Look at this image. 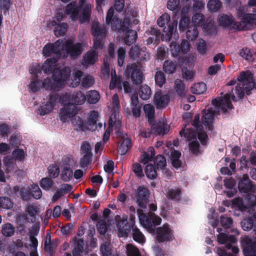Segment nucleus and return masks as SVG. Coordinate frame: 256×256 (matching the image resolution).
<instances>
[{"label": "nucleus", "mask_w": 256, "mask_h": 256, "mask_svg": "<svg viewBox=\"0 0 256 256\" xmlns=\"http://www.w3.org/2000/svg\"><path fill=\"white\" fill-rule=\"evenodd\" d=\"M178 22L174 21L172 22H170L168 26H164L163 29V34H161L160 30L154 27H152L150 30L146 31V34L147 35H150L154 38V44H158L160 42V38L162 40H170L174 33L176 30Z\"/></svg>", "instance_id": "4"}, {"label": "nucleus", "mask_w": 256, "mask_h": 256, "mask_svg": "<svg viewBox=\"0 0 256 256\" xmlns=\"http://www.w3.org/2000/svg\"><path fill=\"white\" fill-rule=\"evenodd\" d=\"M132 238L134 241L142 243L144 242V236L138 228L136 226L132 229Z\"/></svg>", "instance_id": "52"}, {"label": "nucleus", "mask_w": 256, "mask_h": 256, "mask_svg": "<svg viewBox=\"0 0 256 256\" xmlns=\"http://www.w3.org/2000/svg\"><path fill=\"white\" fill-rule=\"evenodd\" d=\"M91 29L94 36V47L96 49L102 48L104 44L103 40L106 38L108 32L106 28L104 26H101L98 22L92 24Z\"/></svg>", "instance_id": "5"}, {"label": "nucleus", "mask_w": 256, "mask_h": 256, "mask_svg": "<svg viewBox=\"0 0 256 256\" xmlns=\"http://www.w3.org/2000/svg\"><path fill=\"white\" fill-rule=\"evenodd\" d=\"M52 179L50 177L42 178L40 182V186L46 190H49L54 184V182Z\"/></svg>", "instance_id": "55"}, {"label": "nucleus", "mask_w": 256, "mask_h": 256, "mask_svg": "<svg viewBox=\"0 0 256 256\" xmlns=\"http://www.w3.org/2000/svg\"><path fill=\"white\" fill-rule=\"evenodd\" d=\"M234 88L232 90L231 92L229 94H226L222 99V102L226 106V110H231L233 108V106L231 102L230 98L234 102H236L237 99L234 96Z\"/></svg>", "instance_id": "29"}, {"label": "nucleus", "mask_w": 256, "mask_h": 256, "mask_svg": "<svg viewBox=\"0 0 256 256\" xmlns=\"http://www.w3.org/2000/svg\"><path fill=\"white\" fill-rule=\"evenodd\" d=\"M151 89L147 84L142 85L138 90L140 97L143 100L149 99L151 96Z\"/></svg>", "instance_id": "34"}, {"label": "nucleus", "mask_w": 256, "mask_h": 256, "mask_svg": "<svg viewBox=\"0 0 256 256\" xmlns=\"http://www.w3.org/2000/svg\"><path fill=\"white\" fill-rule=\"evenodd\" d=\"M13 206V202L8 197H0V208L5 209H10Z\"/></svg>", "instance_id": "58"}, {"label": "nucleus", "mask_w": 256, "mask_h": 256, "mask_svg": "<svg viewBox=\"0 0 256 256\" xmlns=\"http://www.w3.org/2000/svg\"><path fill=\"white\" fill-rule=\"evenodd\" d=\"M242 252L244 256H256V242L249 238H244L241 242Z\"/></svg>", "instance_id": "13"}, {"label": "nucleus", "mask_w": 256, "mask_h": 256, "mask_svg": "<svg viewBox=\"0 0 256 256\" xmlns=\"http://www.w3.org/2000/svg\"><path fill=\"white\" fill-rule=\"evenodd\" d=\"M92 155L84 154L80 158V165L82 168H84L92 164Z\"/></svg>", "instance_id": "56"}, {"label": "nucleus", "mask_w": 256, "mask_h": 256, "mask_svg": "<svg viewBox=\"0 0 256 256\" xmlns=\"http://www.w3.org/2000/svg\"><path fill=\"white\" fill-rule=\"evenodd\" d=\"M238 54L247 60L250 61L253 59L252 54L250 50L246 47L243 48L240 50Z\"/></svg>", "instance_id": "59"}, {"label": "nucleus", "mask_w": 256, "mask_h": 256, "mask_svg": "<svg viewBox=\"0 0 256 256\" xmlns=\"http://www.w3.org/2000/svg\"><path fill=\"white\" fill-rule=\"evenodd\" d=\"M118 112L117 110L113 108L111 111V114L108 120V127L112 128L116 122H119L118 120Z\"/></svg>", "instance_id": "53"}, {"label": "nucleus", "mask_w": 256, "mask_h": 256, "mask_svg": "<svg viewBox=\"0 0 256 256\" xmlns=\"http://www.w3.org/2000/svg\"><path fill=\"white\" fill-rule=\"evenodd\" d=\"M72 124L75 127H76V130L84 131L85 130L88 129L86 124L84 122L82 118L80 116H76L74 118L72 119Z\"/></svg>", "instance_id": "45"}, {"label": "nucleus", "mask_w": 256, "mask_h": 256, "mask_svg": "<svg viewBox=\"0 0 256 256\" xmlns=\"http://www.w3.org/2000/svg\"><path fill=\"white\" fill-rule=\"evenodd\" d=\"M202 114V124L206 126L207 130L212 132L214 129V112L212 109L204 110Z\"/></svg>", "instance_id": "15"}, {"label": "nucleus", "mask_w": 256, "mask_h": 256, "mask_svg": "<svg viewBox=\"0 0 256 256\" xmlns=\"http://www.w3.org/2000/svg\"><path fill=\"white\" fill-rule=\"evenodd\" d=\"M152 124V132L156 135H163L166 134V132L168 130L167 126L164 124L158 122L154 123Z\"/></svg>", "instance_id": "30"}, {"label": "nucleus", "mask_w": 256, "mask_h": 256, "mask_svg": "<svg viewBox=\"0 0 256 256\" xmlns=\"http://www.w3.org/2000/svg\"><path fill=\"white\" fill-rule=\"evenodd\" d=\"M256 26V14L246 13L241 20L236 22L234 24V28L237 30H250Z\"/></svg>", "instance_id": "6"}, {"label": "nucleus", "mask_w": 256, "mask_h": 256, "mask_svg": "<svg viewBox=\"0 0 256 256\" xmlns=\"http://www.w3.org/2000/svg\"><path fill=\"white\" fill-rule=\"evenodd\" d=\"M68 28V24L65 22L60 23L56 25L54 30V35L58 37L66 34Z\"/></svg>", "instance_id": "44"}, {"label": "nucleus", "mask_w": 256, "mask_h": 256, "mask_svg": "<svg viewBox=\"0 0 256 256\" xmlns=\"http://www.w3.org/2000/svg\"><path fill=\"white\" fill-rule=\"evenodd\" d=\"M126 254L127 256H141L138 249L130 244L126 246Z\"/></svg>", "instance_id": "64"}, {"label": "nucleus", "mask_w": 256, "mask_h": 256, "mask_svg": "<svg viewBox=\"0 0 256 256\" xmlns=\"http://www.w3.org/2000/svg\"><path fill=\"white\" fill-rule=\"evenodd\" d=\"M218 241L220 244H225L226 248L230 250L233 246L232 244L236 242L237 240L234 236L220 233L218 236Z\"/></svg>", "instance_id": "19"}, {"label": "nucleus", "mask_w": 256, "mask_h": 256, "mask_svg": "<svg viewBox=\"0 0 256 256\" xmlns=\"http://www.w3.org/2000/svg\"><path fill=\"white\" fill-rule=\"evenodd\" d=\"M86 100V96L82 92H74L72 97V103L68 102L60 110V119L63 122L76 115L78 105L82 104Z\"/></svg>", "instance_id": "2"}, {"label": "nucleus", "mask_w": 256, "mask_h": 256, "mask_svg": "<svg viewBox=\"0 0 256 256\" xmlns=\"http://www.w3.org/2000/svg\"><path fill=\"white\" fill-rule=\"evenodd\" d=\"M220 223L221 226L225 229H228L233 225L232 218L227 214H222L220 217Z\"/></svg>", "instance_id": "42"}, {"label": "nucleus", "mask_w": 256, "mask_h": 256, "mask_svg": "<svg viewBox=\"0 0 256 256\" xmlns=\"http://www.w3.org/2000/svg\"><path fill=\"white\" fill-rule=\"evenodd\" d=\"M222 2L220 0H210L207 7L209 10L216 12L222 8Z\"/></svg>", "instance_id": "46"}, {"label": "nucleus", "mask_w": 256, "mask_h": 256, "mask_svg": "<svg viewBox=\"0 0 256 256\" xmlns=\"http://www.w3.org/2000/svg\"><path fill=\"white\" fill-rule=\"evenodd\" d=\"M144 110L146 116L148 118V122L152 124L154 118V108L151 104H146L144 106Z\"/></svg>", "instance_id": "35"}, {"label": "nucleus", "mask_w": 256, "mask_h": 256, "mask_svg": "<svg viewBox=\"0 0 256 256\" xmlns=\"http://www.w3.org/2000/svg\"><path fill=\"white\" fill-rule=\"evenodd\" d=\"M127 72L130 74V78L133 84L136 85L141 84L143 80L142 73L138 68V65L133 63L127 66Z\"/></svg>", "instance_id": "14"}, {"label": "nucleus", "mask_w": 256, "mask_h": 256, "mask_svg": "<svg viewBox=\"0 0 256 256\" xmlns=\"http://www.w3.org/2000/svg\"><path fill=\"white\" fill-rule=\"evenodd\" d=\"M53 108L52 106L46 102L40 106L38 110V113L40 116H44L48 114Z\"/></svg>", "instance_id": "60"}, {"label": "nucleus", "mask_w": 256, "mask_h": 256, "mask_svg": "<svg viewBox=\"0 0 256 256\" xmlns=\"http://www.w3.org/2000/svg\"><path fill=\"white\" fill-rule=\"evenodd\" d=\"M80 10L81 8L78 6L76 2H72L66 6L65 13L68 15L72 20H74L78 18Z\"/></svg>", "instance_id": "21"}, {"label": "nucleus", "mask_w": 256, "mask_h": 256, "mask_svg": "<svg viewBox=\"0 0 256 256\" xmlns=\"http://www.w3.org/2000/svg\"><path fill=\"white\" fill-rule=\"evenodd\" d=\"M39 208L36 206H28L26 210L27 214L30 216V222H34L36 220V215L39 212Z\"/></svg>", "instance_id": "43"}, {"label": "nucleus", "mask_w": 256, "mask_h": 256, "mask_svg": "<svg viewBox=\"0 0 256 256\" xmlns=\"http://www.w3.org/2000/svg\"><path fill=\"white\" fill-rule=\"evenodd\" d=\"M218 21L220 26L228 28L232 24H234L235 19L232 14H221L218 16Z\"/></svg>", "instance_id": "24"}, {"label": "nucleus", "mask_w": 256, "mask_h": 256, "mask_svg": "<svg viewBox=\"0 0 256 256\" xmlns=\"http://www.w3.org/2000/svg\"><path fill=\"white\" fill-rule=\"evenodd\" d=\"M48 176L50 178H57L60 174V168L56 164H50L48 168Z\"/></svg>", "instance_id": "50"}, {"label": "nucleus", "mask_w": 256, "mask_h": 256, "mask_svg": "<svg viewBox=\"0 0 256 256\" xmlns=\"http://www.w3.org/2000/svg\"><path fill=\"white\" fill-rule=\"evenodd\" d=\"M177 63L176 61L166 60L164 61L163 65V70L166 74H172L176 70Z\"/></svg>", "instance_id": "36"}, {"label": "nucleus", "mask_w": 256, "mask_h": 256, "mask_svg": "<svg viewBox=\"0 0 256 256\" xmlns=\"http://www.w3.org/2000/svg\"><path fill=\"white\" fill-rule=\"evenodd\" d=\"M130 222H128V218H122L118 222L117 227L118 228L119 236L127 237L131 229L136 226L134 225V217L132 214L130 215Z\"/></svg>", "instance_id": "9"}, {"label": "nucleus", "mask_w": 256, "mask_h": 256, "mask_svg": "<svg viewBox=\"0 0 256 256\" xmlns=\"http://www.w3.org/2000/svg\"><path fill=\"white\" fill-rule=\"evenodd\" d=\"M129 56L140 61H147L150 59V54L146 46L140 48L137 46H132L129 51Z\"/></svg>", "instance_id": "12"}, {"label": "nucleus", "mask_w": 256, "mask_h": 256, "mask_svg": "<svg viewBox=\"0 0 256 256\" xmlns=\"http://www.w3.org/2000/svg\"><path fill=\"white\" fill-rule=\"evenodd\" d=\"M86 96L88 102L92 104H96L100 98L99 93L95 90L88 92Z\"/></svg>", "instance_id": "39"}, {"label": "nucleus", "mask_w": 256, "mask_h": 256, "mask_svg": "<svg viewBox=\"0 0 256 256\" xmlns=\"http://www.w3.org/2000/svg\"><path fill=\"white\" fill-rule=\"evenodd\" d=\"M130 26H128L126 30L122 33L124 34L125 37L124 38L125 44L128 46L134 44L137 38V32L136 30L129 28Z\"/></svg>", "instance_id": "26"}, {"label": "nucleus", "mask_w": 256, "mask_h": 256, "mask_svg": "<svg viewBox=\"0 0 256 256\" xmlns=\"http://www.w3.org/2000/svg\"><path fill=\"white\" fill-rule=\"evenodd\" d=\"M198 134V139L202 145H206L207 143L208 136L204 130V128L196 130Z\"/></svg>", "instance_id": "62"}, {"label": "nucleus", "mask_w": 256, "mask_h": 256, "mask_svg": "<svg viewBox=\"0 0 256 256\" xmlns=\"http://www.w3.org/2000/svg\"><path fill=\"white\" fill-rule=\"evenodd\" d=\"M154 164L158 170H164L166 166V159L162 155H158L154 160Z\"/></svg>", "instance_id": "40"}, {"label": "nucleus", "mask_w": 256, "mask_h": 256, "mask_svg": "<svg viewBox=\"0 0 256 256\" xmlns=\"http://www.w3.org/2000/svg\"><path fill=\"white\" fill-rule=\"evenodd\" d=\"M198 27L192 24L187 28L186 32V38L189 40H195L198 36Z\"/></svg>", "instance_id": "37"}, {"label": "nucleus", "mask_w": 256, "mask_h": 256, "mask_svg": "<svg viewBox=\"0 0 256 256\" xmlns=\"http://www.w3.org/2000/svg\"><path fill=\"white\" fill-rule=\"evenodd\" d=\"M64 40H58L54 43L48 42L46 44L42 49V54L45 57H48L52 54L56 55V58H60L62 56V52L64 49Z\"/></svg>", "instance_id": "7"}, {"label": "nucleus", "mask_w": 256, "mask_h": 256, "mask_svg": "<svg viewBox=\"0 0 256 256\" xmlns=\"http://www.w3.org/2000/svg\"><path fill=\"white\" fill-rule=\"evenodd\" d=\"M241 226L245 231H249L254 228H256V214L243 220L241 222Z\"/></svg>", "instance_id": "25"}, {"label": "nucleus", "mask_w": 256, "mask_h": 256, "mask_svg": "<svg viewBox=\"0 0 256 256\" xmlns=\"http://www.w3.org/2000/svg\"><path fill=\"white\" fill-rule=\"evenodd\" d=\"M156 232V240L158 242L172 241L174 238L173 230L168 224H164L162 226L158 227Z\"/></svg>", "instance_id": "10"}, {"label": "nucleus", "mask_w": 256, "mask_h": 256, "mask_svg": "<svg viewBox=\"0 0 256 256\" xmlns=\"http://www.w3.org/2000/svg\"><path fill=\"white\" fill-rule=\"evenodd\" d=\"M126 50L122 47H120L118 50V64L120 66H122L124 62L126 56Z\"/></svg>", "instance_id": "61"}, {"label": "nucleus", "mask_w": 256, "mask_h": 256, "mask_svg": "<svg viewBox=\"0 0 256 256\" xmlns=\"http://www.w3.org/2000/svg\"><path fill=\"white\" fill-rule=\"evenodd\" d=\"M166 196L170 200L179 202L182 197V190L180 188L168 189Z\"/></svg>", "instance_id": "27"}, {"label": "nucleus", "mask_w": 256, "mask_h": 256, "mask_svg": "<svg viewBox=\"0 0 256 256\" xmlns=\"http://www.w3.org/2000/svg\"><path fill=\"white\" fill-rule=\"evenodd\" d=\"M204 16L202 14L200 13L194 14L192 18V24L197 27L198 26H202L204 24Z\"/></svg>", "instance_id": "63"}, {"label": "nucleus", "mask_w": 256, "mask_h": 256, "mask_svg": "<svg viewBox=\"0 0 256 256\" xmlns=\"http://www.w3.org/2000/svg\"><path fill=\"white\" fill-rule=\"evenodd\" d=\"M132 146L131 140L130 138H125L120 143L118 147V152L120 155L125 154Z\"/></svg>", "instance_id": "38"}, {"label": "nucleus", "mask_w": 256, "mask_h": 256, "mask_svg": "<svg viewBox=\"0 0 256 256\" xmlns=\"http://www.w3.org/2000/svg\"><path fill=\"white\" fill-rule=\"evenodd\" d=\"M42 81L38 78V77L30 82V84L28 85V88L30 89V91L32 92H38L41 86L42 88H44L42 86Z\"/></svg>", "instance_id": "51"}, {"label": "nucleus", "mask_w": 256, "mask_h": 256, "mask_svg": "<svg viewBox=\"0 0 256 256\" xmlns=\"http://www.w3.org/2000/svg\"><path fill=\"white\" fill-rule=\"evenodd\" d=\"M110 24L113 31L121 33L126 30L128 26H130V22L127 19H124L122 22L121 20L115 16Z\"/></svg>", "instance_id": "17"}, {"label": "nucleus", "mask_w": 256, "mask_h": 256, "mask_svg": "<svg viewBox=\"0 0 256 256\" xmlns=\"http://www.w3.org/2000/svg\"><path fill=\"white\" fill-rule=\"evenodd\" d=\"M174 88L180 96L183 97L185 95L184 85L182 80L177 79L175 80Z\"/></svg>", "instance_id": "49"}, {"label": "nucleus", "mask_w": 256, "mask_h": 256, "mask_svg": "<svg viewBox=\"0 0 256 256\" xmlns=\"http://www.w3.org/2000/svg\"><path fill=\"white\" fill-rule=\"evenodd\" d=\"M70 160V158H66L63 162V168H62L60 176L62 180L64 182H69L73 176V172L70 168V165L68 163Z\"/></svg>", "instance_id": "22"}, {"label": "nucleus", "mask_w": 256, "mask_h": 256, "mask_svg": "<svg viewBox=\"0 0 256 256\" xmlns=\"http://www.w3.org/2000/svg\"><path fill=\"white\" fill-rule=\"evenodd\" d=\"M96 54L95 51L88 52L83 57V64L87 66L94 64L96 62Z\"/></svg>", "instance_id": "32"}, {"label": "nucleus", "mask_w": 256, "mask_h": 256, "mask_svg": "<svg viewBox=\"0 0 256 256\" xmlns=\"http://www.w3.org/2000/svg\"><path fill=\"white\" fill-rule=\"evenodd\" d=\"M189 148L190 152L194 156H198L200 153V145L196 140L189 143Z\"/></svg>", "instance_id": "57"}, {"label": "nucleus", "mask_w": 256, "mask_h": 256, "mask_svg": "<svg viewBox=\"0 0 256 256\" xmlns=\"http://www.w3.org/2000/svg\"><path fill=\"white\" fill-rule=\"evenodd\" d=\"M186 126L179 132L181 136H184L186 140L190 141L192 140H196V133L192 128H186Z\"/></svg>", "instance_id": "31"}, {"label": "nucleus", "mask_w": 256, "mask_h": 256, "mask_svg": "<svg viewBox=\"0 0 256 256\" xmlns=\"http://www.w3.org/2000/svg\"><path fill=\"white\" fill-rule=\"evenodd\" d=\"M206 90V86L204 82H198L194 84L191 87L192 93L200 94L204 93Z\"/></svg>", "instance_id": "41"}, {"label": "nucleus", "mask_w": 256, "mask_h": 256, "mask_svg": "<svg viewBox=\"0 0 256 256\" xmlns=\"http://www.w3.org/2000/svg\"><path fill=\"white\" fill-rule=\"evenodd\" d=\"M145 173L149 179L154 180L157 176V172L152 164H148L145 168Z\"/></svg>", "instance_id": "48"}, {"label": "nucleus", "mask_w": 256, "mask_h": 256, "mask_svg": "<svg viewBox=\"0 0 256 256\" xmlns=\"http://www.w3.org/2000/svg\"><path fill=\"white\" fill-rule=\"evenodd\" d=\"M170 100L168 94H162L160 92H157L154 96V102L157 108H162L166 107Z\"/></svg>", "instance_id": "23"}, {"label": "nucleus", "mask_w": 256, "mask_h": 256, "mask_svg": "<svg viewBox=\"0 0 256 256\" xmlns=\"http://www.w3.org/2000/svg\"><path fill=\"white\" fill-rule=\"evenodd\" d=\"M238 188L240 192L244 193L254 192L256 189L254 185L252 184L247 174H244L240 180L238 182Z\"/></svg>", "instance_id": "16"}, {"label": "nucleus", "mask_w": 256, "mask_h": 256, "mask_svg": "<svg viewBox=\"0 0 256 256\" xmlns=\"http://www.w3.org/2000/svg\"><path fill=\"white\" fill-rule=\"evenodd\" d=\"M130 108L132 115L136 118H139L140 116L142 104L139 102L138 94L137 92L133 94L130 97Z\"/></svg>", "instance_id": "18"}, {"label": "nucleus", "mask_w": 256, "mask_h": 256, "mask_svg": "<svg viewBox=\"0 0 256 256\" xmlns=\"http://www.w3.org/2000/svg\"><path fill=\"white\" fill-rule=\"evenodd\" d=\"M82 12L80 18V22L81 24L88 22L90 17L92 7L90 4H86L81 8Z\"/></svg>", "instance_id": "28"}, {"label": "nucleus", "mask_w": 256, "mask_h": 256, "mask_svg": "<svg viewBox=\"0 0 256 256\" xmlns=\"http://www.w3.org/2000/svg\"><path fill=\"white\" fill-rule=\"evenodd\" d=\"M150 194L148 188L144 186H138L134 190L136 202L142 208H146Z\"/></svg>", "instance_id": "8"}, {"label": "nucleus", "mask_w": 256, "mask_h": 256, "mask_svg": "<svg viewBox=\"0 0 256 256\" xmlns=\"http://www.w3.org/2000/svg\"><path fill=\"white\" fill-rule=\"evenodd\" d=\"M2 232L6 236H11L14 234V228L10 223L4 224L2 226Z\"/></svg>", "instance_id": "54"}, {"label": "nucleus", "mask_w": 256, "mask_h": 256, "mask_svg": "<svg viewBox=\"0 0 256 256\" xmlns=\"http://www.w3.org/2000/svg\"><path fill=\"white\" fill-rule=\"evenodd\" d=\"M190 23V18L187 14L184 12H182L181 18L179 22V30L180 32H184L188 28Z\"/></svg>", "instance_id": "33"}, {"label": "nucleus", "mask_w": 256, "mask_h": 256, "mask_svg": "<svg viewBox=\"0 0 256 256\" xmlns=\"http://www.w3.org/2000/svg\"><path fill=\"white\" fill-rule=\"evenodd\" d=\"M139 220L140 223L146 228L153 229V224L152 222V212H150L146 215L144 213L142 210L138 208L137 210Z\"/></svg>", "instance_id": "20"}, {"label": "nucleus", "mask_w": 256, "mask_h": 256, "mask_svg": "<svg viewBox=\"0 0 256 256\" xmlns=\"http://www.w3.org/2000/svg\"><path fill=\"white\" fill-rule=\"evenodd\" d=\"M64 48L71 58H76L82 53V44L80 42L74 44L72 40L68 39L64 44Z\"/></svg>", "instance_id": "11"}, {"label": "nucleus", "mask_w": 256, "mask_h": 256, "mask_svg": "<svg viewBox=\"0 0 256 256\" xmlns=\"http://www.w3.org/2000/svg\"><path fill=\"white\" fill-rule=\"evenodd\" d=\"M237 80L238 82L236 86L234 92L239 98H242L245 92L248 94V92L254 88L255 83L252 74L244 71L240 72Z\"/></svg>", "instance_id": "3"}, {"label": "nucleus", "mask_w": 256, "mask_h": 256, "mask_svg": "<svg viewBox=\"0 0 256 256\" xmlns=\"http://www.w3.org/2000/svg\"><path fill=\"white\" fill-rule=\"evenodd\" d=\"M154 80L156 84L160 88H162L166 82L164 73L161 70L156 72L154 76Z\"/></svg>", "instance_id": "47"}, {"label": "nucleus", "mask_w": 256, "mask_h": 256, "mask_svg": "<svg viewBox=\"0 0 256 256\" xmlns=\"http://www.w3.org/2000/svg\"><path fill=\"white\" fill-rule=\"evenodd\" d=\"M58 59L55 57L48 58L42 66L40 69L45 74H52V80L46 78L42 81V86L46 90L58 91L64 87L70 78L71 70L69 67L56 68Z\"/></svg>", "instance_id": "1"}]
</instances>
